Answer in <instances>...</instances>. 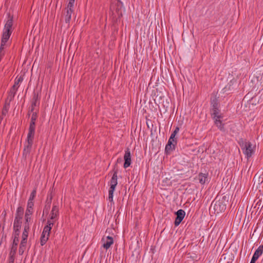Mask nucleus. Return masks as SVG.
Returning a JSON list of instances; mask_svg holds the SVG:
<instances>
[{"instance_id": "17", "label": "nucleus", "mask_w": 263, "mask_h": 263, "mask_svg": "<svg viewBox=\"0 0 263 263\" xmlns=\"http://www.w3.org/2000/svg\"><path fill=\"white\" fill-rule=\"evenodd\" d=\"M237 84L236 79H233L224 88V91L232 90L234 88V86H236Z\"/></svg>"}, {"instance_id": "25", "label": "nucleus", "mask_w": 263, "mask_h": 263, "mask_svg": "<svg viewBox=\"0 0 263 263\" xmlns=\"http://www.w3.org/2000/svg\"><path fill=\"white\" fill-rule=\"evenodd\" d=\"M211 104L212 108H214L215 109H216V108H219V102L218 98L216 97H214L213 98H211Z\"/></svg>"}, {"instance_id": "38", "label": "nucleus", "mask_w": 263, "mask_h": 263, "mask_svg": "<svg viewBox=\"0 0 263 263\" xmlns=\"http://www.w3.org/2000/svg\"><path fill=\"white\" fill-rule=\"evenodd\" d=\"M168 142H171V143H173L174 144H175L176 145L177 144V138H176L175 137L172 136H171L169 139H168Z\"/></svg>"}, {"instance_id": "43", "label": "nucleus", "mask_w": 263, "mask_h": 263, "mask_svg": "<svg viewBox=\"0 0 263 263\" xmlns=\"http://www.w3.org/2000/svg\"><path fill=\"white\" fill-rule=\"evenodd\" d=\"M49 209H50V207L48 208V204L46 203V205H45L44 209V212L45 211L46 213H48Z\"/></svg>"}, {"instance_id": "7", "label": "nucleus", "mask_w": 263, "mask_h": 263, "mask_svg": "<svg viewBox=\"0 0 263 263\" xmlns=\"http://www.w3.org/2000/svg\"><path fill=\"white\" fill-rule=\"evenodd\" d=\"M33 142V140H30L28 139L26 140V144L24 146L23 152V156L25 159H26L29 156V154L31 151Z\"/></svg>"}, {"instance_id": "21", "label": "nucleus", "mask_w": 263, "mask_h": 263, "mask_svg": "<svg viewBox=\"0 0 263 263\" xmlns=\"http://www.w3.org/2000/svg\"><path fill=\"white\" fill-rule=\"evenodd\" d=\"M220 110L218 109V108H216V109H215L214 108H211V116L213 118H222V115L220 114Z\"/></svg>"}, {"instance_id": "32", "label": "nucleus", "mask_w": 263, "mask_h": 263, "mask_svg": "<svg viewBox=\"0 0 263 263\" xmlns=\"http://www.w3.org/2000/svg\"><path fill=\"white\" fill-rule=\"evenodd\" d=\"M17 248V246H14V245H12V246L11 248V250L9 253V255H12V256H15Z\"/></svg>"}, {"instance_id": "30", "label": "nucleus", "mask_w": 263, "mask_h": 263, "mask_svg": "<svg viewBox=\"0 0 263 263\" xmlns=\"http://www.w3.org/2000/svg\"><path fill=\"white\" fill-rule=\"evenodd\" d=\"M7 46H2V44H1L0 46V61H1L2 59L3 58V57L5 54V49L6 48Z\"/></svg>"}, {"instance_id": "31", "label": "nucleus", "mask_w": 263, "mask_h": 263, "mask_svg": "<svg viewBox=\"0 0 263 263\" xmlns=\"http://www.w3.org/2000/svg\"><path fill=\"white\" fill-rule=\"evenodd\" d=\"M54 221V220L51 219L50 218L49 220H47V225L45 226V227H47L48 228H49L48 229H49V231H51L52 227L53 226Z\"/></svg>"}, {"instance_id": "16", "label": "nucleus", "mask_w": 263, "mask_h": 263, "mask_svg": "<svg viewBox=\"0 0 263 263\" xmlns=\"http://www.w3.org/2000/svg\"><path fill=\"white\" fill-rule=\"evenodd\" d=\"M35 126L29 125L27 139L33 140L35 134Z\"/></svg>"}, {"instance_id": "18", "label": "nucleus", "mask_w": 263, "mask_h": 263, "mask_svg": "<svg viewBox=\"0 0 263 263\" xmlns=\"http://www.w3.org/2000/svg\"><path fill=\"white\" fill-rule=\"evenodd\" d=\"M208 174L200 173L198 176L197 178L199 180L200 183L204 184L208 180Z\"/></svg>"}, {"instance_id": "42", "label": "nucleus", "mask_w": 263, "mask_h": 263, "mask_svg": "<svg viewBox=\"0 0 263 263\" xmlns=\"http://www.w3.org/2000/svg\"><path fill=\"white\" fill-rule=\"evenodd\" d=\"M14 259H15V256H12V255H9V263H14Z\"/></svg>"}, {"instance_id": "28", "label": "nucleus", "mask_w": 263, "mask_h": 263, "mask_svg": "<svg viewBox=\"0 0 263 263\" xmlns=\"http://www.w3.org/2000/svg\"><path fill=\"white\" fill-rule=\"evenodd\" d=\"M29 229H30V227H27V226H24V230H23V234L22 235V237L28 238Z\"/></svg>"}, {"instance_id": "2", "label": "nucleus", "mask_w": 263, "mask_h": 263, "mask_svg": "<svg viewBox=\"0 0 263 263\" xmlns=\"http://www.w3.org/2000/svg\"><path fill=\"white\" fill-rule=\"evenodd\" d=\"M239 144L243 153L246 155L247 159L250 158L254 153L252 143L250 142L240 139L239 141Z\"/></svg>"}, {"instance_id": "10", "label": "nucleus", "mask_w": 263, "mask_h": 263, "mask_svg": "<svg viewBox=\"0 0 263 263\" xmlns=\"http://www.w3.org/2000/svg\"><path fill=\"white\" fill-rule=\"evenodd\" d=\"M123 6V3L120 0H117V2L115 5L111 4L110 5V10L115 9L116 12L119 16H122V13L121 11V8Z\"/></svg>"}, {"instance_id": "9", "label": "nucleus", "mask_w": 263, "mask_h": 263, "mask_svg": "<svg viewBox=\"0 0 263 263\" xmlns=\"http://www.w3.org/2000/svg\"><path fill=\"white\" fill-rule=\"evenodd\" d=\"M124 159V167L125 168H126L127 167H129L131 164V154L130 150L128 148H127L125 151Z\"/></svg>"}, {"instance_id": "5", "label": "nucleus", "mask_w": 263, "mask_h": 263, "mask_svg": "<svg viewBox=\"0 0 263 263\" xmlns=\"http://www.w3.org/2000/svg\"><path fill=\"white\" fill-rule=\"evenodd\" d=\"M24 215V209L20 206L17 208L15 217L14 220L13 227H22V219Z\"/></svg>"}, {"instance_id": "47", "label": "nucleus", "mask_w": 263, "mask_h": 263, "mask_svg": "<svg viewBox=\"0 0 263 263\" xmlns=\"http://www.w3.org/2000/svg\"><path fill=\"white\" fill-rule=\"evenodd\" d=\"M31 112H32L30 111V110H29L28 111V117H29L30 116Z\"/></svg>"}, {"instance_id": "36", "label": "nucleus", "mask_w": 263, "mask_h": 263, "mask_svg": "<svg viewBox=\"0 0 263 263\" xmlns=\"http://www.w3.org/2000/svg\"><path fill=\"white\" fill-rule=\"evenodd\" d=\"M25 249H26V246H22V245H20L19 249H18L19 254L21 255H23Z\"/></svg>"}, {"instance_id": "46", "label": "nucleus", "mask_w": 263, "mask_h": 263, "mask_svg": "<svg viewBox=\"0 0 263 263\" xmlns=\"http://www.w3.org/2000/svg\"><path fill=\"white\" fill-rule=\"evenodd\" d=\"M122 158H118V159L117 160V163H120L122 162Z\"/></svg>"}, {"instance_id": "8", "label": "nucleus", "mask_w": 263, "mask_h": 263, "mask_svg": "<svg viewBox=\"0 0 263 263\" xmlns=\"http://www.w3.org/2000/svg\"><path fill=\"white\" fill-rule=\"evenodd\" d=\"M175 215H176V217L175 218L174 224L175 226H178L183 219L185 215V212L184 210L180 209L175 212Z\"/></svg>"}, {"instance_id": "29", "label": "nucleus", "mask_w": 263, "mask_h": 263, "mask_svg": "<svg viewBox=\"0 0 263 263\" xmlns=\"http://www.w3.org/2000/svg\"><path fill=\"white\" fill-rule=\"evenodd\" d=\"M31 215H29L28 214H25V222L24 223V226H27V227L29 226V222L31 221Z\"/></svg>"}, {"instance_id": "23", "label": "nucleus", "mask_w": 263, "mask_h": 263, "mask_svg": "<svg viewBox=\"0 0 263 263\" xmlns=\"http://www.w3.org/2000/svg\"><path fill=\"white\" fill-rule=\"evenodd\" d=\"M73 11V10L67 9L65 16V21L66 23H69L71 18V14Z\"/></svg>"}, {"instance_id": "4", "label": "nucleus", "mask_w": 263, "mask_h": 263, "mask_svg": "<svg viewBox=\"0 0 263 263\" xmlns=\"http://www.w3.org/2000/svg\"><path fill=\"white\" fill-rule=\"evenodd\" d=\"M23 80V78L22 77H20L18 78H16L15 80V82L12 88H11L8 96L7 97V100H9V102L12 101L15 95L16 92L18 89V87L19 86V83L21 82H22Z\"/></svg>"}, {"instance_id": "19", "label": "nucleus", "mask_w": 263, "mask_h": 263, "mask_svg": "<svg viewBox=\"0 0 263 263\" xmlns=\"http://www.w3.org/2000/svg\"><path fill=\"white\" fill-rule=\"evenodd\" d=\"M221 118H213L214 120V123L216 126L222 132H224L225 130L224 125V124L222 123V121L220 120Z\"/></svg>"}, {"instance_id": "11", "label": "nucleus", "mask_w": 263, "mask_h": 263, "mask_svg": "<svg viewBox=\"0 0 263 263\" xmlns=\"http://www.w3.org/2000/svg\"><path fill=\"white\" fill-rule=\"evenodd\" d=\"M47 227H44L43 231L42 232L41 237L40 238V243L41 246H44L47 240H48V237L46 236V233L50 234V232L49 231V229H48Z\"/></svg>"}, {"instance_id": "1", "label": "nucleus", "mask_w": 263, "mask_h": 263, "mask_svg": "<svg viewBox=\"0 0 263 263\" xmlns=\"http://www.w3.org/2000/svg\"><path fill=\"white\" fill-rule=\"evenodd\" d=\"M217 197L212 202L211 207H213L214 213L215 214H218L219 213L224 212L226 209L227 206V197L224 196L221 199L217 200Z\"/></svg>"}, {"instance_id": "49", "label": "nucleus", "mask_w": 263, "mask_h": 263, "mask_svg": "<svg viewBox=\"0 0 263 263\" xmlns=\"http://www.w3.org/2000/svg\"><path fill=\"white\" fill-rule=\"evenodd\" d=\"M250 263H255V262H254V261H253V260H251Z\"/></svg>"}, {"instance_id": "37", "label": "nucleus", "mask_w": 263, "mask_h": 263, "mask_svg": "<svg viewBox=\"0 0 263 263\" xmlns=\"http://www.w3.org/2000/svg\"><path fill=\"white\" fill-rule=\"evenodd\" d=\"M32 114L31 115V120L36 121L37 118V114L36 112L33 111L32 112Z\"/></svg>"}, {"instance_id": "27", "label": "nucleus", "mask_w": 263, "mask_h": 263, "mask_svg": "<svg viewBox=\"0 0 263 263\" xmlns=\"http://www.w3.org/2000/svg\"><path fill=\"white\" fill-rule=\"evenodd\" d=\"M21 227H13V233L12 234L13 237H18L20 233V229Z\"/></svg>"}, {"instance_id": "44", "label": "nucleus", "mask_w": 263, "mask_h": 263, "mask_svg": "<svg viewBox=\"0 0 263 263\" xmlns=\"http://www.w3.org/2000/svg\"><path fill=\"white\" fill-rule=\"evenodd\" d=\"M29 125L35 126V121L31 120Z\"/></svg>"}, {"instance_id": "26", "label": "nucleus", "mask_w": 263, "mask_h": 263, "mask_svg": "<svg viewBox=\"0 0 263 263\" xmlns=\"http://www.w3.org/2000/svg\"><path fill=\"white\" fill-rule=\"evenodd\" d=\"M262 253L263 246H260L255 251L253 256H255L256 258H259V257L262 255Z\"/></svg>"}, {"instance_id": "6", "label": "nucleus", "mask_w": 263, "mask_h": 263, "mask_svg": "<svg viewBox=\"0 0 263 263\" xmlns=\"http://www.w3.org/2000/svg\"><path fill=\"white\" fill-rule=\"evenodd\" d=\"M8 19L5 24L3 31L11 33L13 31V17L10 13L7 14Z\"/></svg>"}, {"instance_id": "13", "label": "nucleus", "mask_w": 263, "mask_h": 263, "mask_svg": "<svg viewBox=\"0 0 263 263\" xmlns=\"http://www.w3.org/2000/svg\"><path fill=\"white\" fill-rule=\"evenodd\" d=\"M102 241H103V247L104 249L107 250L114 243V239L112 237L108 236L106 238H102Z\"/></svg>"}, {"instance_id": "14", "label": "nucleus", "mask_w": 263, "mask_h": 263, "mask_svg": "<svg viewBox=\"0 0 263 263\" xmlns=\"http://www.w3.org/2000/svg\"><path fill=\"white\" fill-rule=\"evenodd\" d=\"M39 100H40V97L39 96V94L34 93V95L32 98L31 109H30V111L31 112L34 111L35 106L39 105V104H40Z\"/></svg>"}, {"instance_id": "12", "label": "nucleus", "mask_w": 263, "mask_h": 263, "mask_svg": "<svg viewBox=\"0 0 263 263\" xmlns=\"http://www.w3.org/2000/svg\"><path fill=\"white\" fill-rule=\"evenodd\" d=\"M59 215V206L54 202L50 214V219L57 220L58 219Z\"/></svg>"}, {"instance_id": "35", "label": "nucleus", "mask_w": 263, "mask_h": 263, "mask_svg": "<svg viewBox=\"0 0 263 263\" xmlns=\"http://www.w3.org/2000/svg\"><path fill=\"white\" fill-rule=\"evenodd\" d=\"M74 1L75 0H69L66 9L73 10Z\"/></svg>"}, {"instance_id": "15", "label": "nucleus", "mask_w": 263, "mask_h": 263, "mask_svg": "<svg viewBox=\"0 0 263 263\" xmlns=\"http://www.w3.org/2000/svg\"><path fill=\"white\" fill-rule=\"evenodd\" d=\"M11 33L3 31L1 39V44L2 46H7V42L11 36Z\"/></svg>"}, {"instance_id": "45", "label": "nucleus", "mask_w": 263, "mask_h": 263, "mask_svg": "<svg viewBox=\"0 0 263 263\" xmlns=\"http://www.w3.org/2000/svg\"><path fill=\"white\" fill-rule=\"evenodd\" d=\"M258 258H256L255 256L253 255V257L251 259V260L254 261V262H256V261L258 259Z\"/></svg>"}, {"instance_id": "41", "label": "nucleus", "mask_w": 263, "mask_h": 263, "mask_svg": "<svg viewBox=\"0 0 263 263\" xmlns=\"http://www.w3.org/2000/svg\"><path fill=\"white\" fill-rule=\"evenodd\" d=\"M179 127L177 126L175 128V130L172 133L171 136H172L175 137L176 134L179 132Z\"/></svg>"}, {"instance_id": "22", "label": "nucleus", "mask_w": 263, "mask_h": 263, "mask_svg": "<svg viewBox=\"0 0 263 263\" xmlns=\"http://www.w3.org/2000/svg\"><path fill=\"white\" fill-rule=\"evenodd\" d=\"M34 203L33 201H30L27 203V209L26 210L25 214H28L29 215H32L33 211Z\"/></svg>"}, {"instance_id": "24", "label": "nucleus", "mask_w": 263, "mask_h": 263, "mask_svg": "<svg viewBox=\"0 0 263 263\" xmlns=\"http://www.w3.org/2000/svg\"><path fill=\"white\" fill-rule=\"evenodd\" d=\"M9 106H10L9 100H7V99L5 101V105L3 108V110H2V115L3 116H5L7 114V113L8 112L9 108Z\"/></svg>"}, {"instance_id": "48", "label": "nucleus", "mask_w": 263, "mask_h": 263, "mask_svg": "<svg viewBox=\"0 0 263 263\" xmlns=\"http://www.w3.org/2000/svg\"><path fill=\"white\" fill-rule=\"evenodd\" d=\"M49 235H50V234H48V233H46V237H48L49 238Z\"/></svg>"}, {"instance_id": "3", "label": "nucleus", "mask_w": 263, "mask_h": 263, "mask_svg": "<svg viewBox=\"0 0 263 263\" xmlns=\"http://www.w3.org/2000/svg\"><path fill=\"white\" fill-rule=\"evenodd\" d=\"M117 174H118V170L114 169V174L111 177V179L110 181V186L108 191V199L110 202H112L113 201V194L115 188L117 185Z\"/></svg>"}, {"instance_id": "20", "label": "nucleus", "mask_w": 263, "mask_h": 263, "mask_svg": "<svg viewBox=\"0 0 263 263\" xmlns=\"http://www.w3.org/2000/svg\"><path fill=\"white\" fill-rule=\"evenodd\" d=\"M175 144L168 141L165 148V152L166 154H170L172 151H173L175 148Z\"/></svg>"}, {"instance_id": "40", "label": "nucleus", "mask_w": 263, "mask_h": 263, "mask_svg": "<svg viewBox=\"0 0 263 263\" xmlns=\"http://www.w3.org/2000/svg\"><path fill=\"white\" fill-rule=\"evenodd\" d=\"M13 242H12V245H14V246H17L18 245V243L19 242V238L18 237H13Z\"/></svg>"}, {"instance_id": "33", "label": "nucleus", "mask_w": 263, "mask_h": 263, "mask_svg": "<svg viewBox=\"0 0 263 263\" xmlns=\"http://www.w3.org/2000/svg\"><path fill=\"white\" fill-rule=\"evenodd\" d=\"M52 198L53 196L51 193L48 195L47 199L46 201V203L48 204V208L50 207V204L52 202Z\"/></svg>"}, {"instance_id": "39", "label": "nucleus", "mask_w": 263, "mask_h": 263, "mask_svg": "<svg viewBox=\"0 0 263 263\" xmlns=\"http://www.w3.org/2000/svg\"><path fill=\"white\" fill-rule=\"evenodd\" d=\"M27 241V237H22V240L20 243V245L26 246Z\"/></svg>"}, {"instance_id": "34", "label": "nucleus", "mask_w": 263, "mask_h": 263, "mask_svg": "<svg viewBox=\"0 0 263 263\" xmlns=\"http://www.w3.org/2000/svg\"><path fill=\"white\" fill-rule=\"evenodd\" d=\"M36 190L35 189L33 190L32 191V192H31V194L30 195L29 200L28 201V202L33 201V199H34V197H35V196L36 195Z\"/></svg>"}]
</instances>
